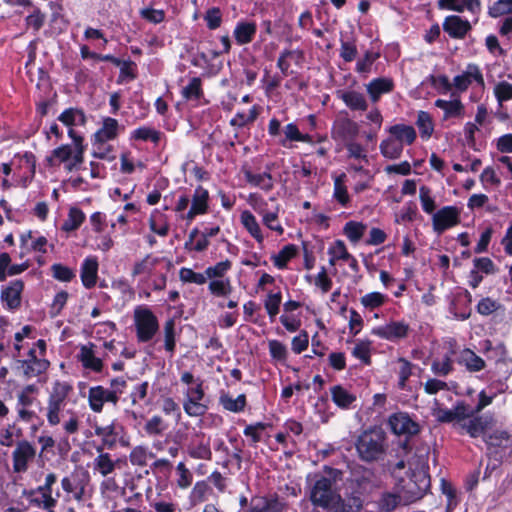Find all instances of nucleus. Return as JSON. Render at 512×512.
<instances>
[{
  "label": "nucleus",
  "mask_w": 512,
  "mask_h": 512,
  "mask_svg": "<svg viewBox=\"0 0 512 512\" xmlns=\"http://www.w3.org/2000/svg\"><path fill=\"white\" fill-rule=\"evenodd\" d=\"M354 446L360 461L367 464L384 461L389 449L387 433L381 426H370L356 437Z\"/></svg>",
  "instance_id": "obj_1"
},
{
  "label": "nucleus",
  "mask_w": 512,
  "mask_h": 512,
  "mask_svg": "<svg viewBox=\"0 0 512 512\" xmlns=\"http://www.w3.org/2000/svg\"><path fill=\"white\" fill-rule=\"evenodd\" d=\"M128 386L124 376L113 377L109 380V387L102 385L92 386L88 390V405L94 413H101L106 403L116 407L122 394Z\"/></svg>",
  "instance_id": "obj_2"
},
{
  "label": "nucleus",
  "mask_w": 512,
  "mask_h": 512,
  "mask_svg": "<svg viewBox=\"0 0 512 512\" xmlns=\"http://www.w3.org/2000/svg\"><path fill=\"white\" fill-rule=\"evenodd\" d=\"M346 483V491L364 499L374 490L380 488V481L377 479L375 471L361 464H356L351 468Z\"/></svg>",
  "instance_id": "obj_3"
},
{
  "label": "nucleus",
  "mask_w": 512,
  "mask_h": 512,
  "mask_svg": "<svg viewBox=\"0 0 512 512\" xmlns=\"http://www.w3.org/2000/svg\"><path fill=\"white\" fill-rule=\"evenodd\" d=\"M57 482V475L54 472H50L45 476L44 483L36 488L25 490L24 496L28 500L29 504L43 509L47 512H55V508L60 497V492L57 491L53 496V486Z\"/></svg>",
  "instance_id": "obj_4"
},
{
  "label": "nucleus",
  "mask_w": 512,
  "mask_h": 512,
  "mask_svg": "<svg viewBox=\"0 0 512 512\" xmlns=\"http://www.w3.org/2000/svg\"><path fill=\"white\" fill-rule=\"evenodd\" d=\"M134 324L138 342L151 341L159 330V321L152 310L145 306H138L134 310Z\"/></svg>",
  "instance_id": "obj_5"
},
{
  "label": "nucleus",
  "mask_w": 512,
  "mask_h": 512,
  "mask_svg": "<svg viewBox=\"0 0 512 512\" xmlns=\"http://www.w3.org/2000/svg\"><path fill=\"white\" fill-rule=\"evenodd\" d=\"M333 486L334 481L332 479L323 475H316V480L309 493L311 503L316 507L330 508L339 495Z\"/></svg>",
  "instance_id": "obj_6"
},
{
  "label": "nucleus",
  "mask_w": 512,
  "mask_h": 512,
  "mask_svg": "<svg viewBox=\"0 0 512 512\" xmlns=\"http://www.w3.org/2000/svg\"><path fill=\"white\" fill-rule=\"evenodd\" d=\"M94 432L96 436L101 438V444L96 447L97 452H101L104 449L113 450L116 448L117 443H120L122 447L129 445L128 440L123 436L125 428L117 420H113L106 426L96 425Z\"/></svg>",
  "instance_id": "obj_7"
},
{
  "label": "nucleus",
  "mask_w": 512,
  "mask_h": 512,
  "mask_svg": "<svg viewBox=\"0 0 512 512\" xmlns=\"http://www.w3.org/2000/svg\"><path fill=\"white\" fill-rule=\"evenodd\" d=\"M360 132L359 124L350 118L347 111H340L331 126V137L343 143L355 140Z\"/></svg>",
  "instance_id": "obj_8"
},
{
  "label": "nucleus",
  "mask_w": 512,
  "mask_h": 512,
  "mask_svg": "<svg viewBox=\"0 0 512 512\" xmlns=\"http://www.w3.org/2000/svg\"><path fill=\"white\" fill-rule=\"evenodd\" d=\"M391 432L397 436H404L406 443L421 432V426L413 420L407 412L392 413L387 420Z\"/></svg>",
  "instance_id": "obj_9"
},
{
  "label": "nucleus",
  "mask_w": 512,
  "mask_h": 512,
  "mask_svg": "<svg viewBox=\"0 0 512 512\" xmlns=\"http://www.w3.org/2000/svg\"><path fill=\"white\" fill-rule=\"evenodd\" d=\"M210 195L209 191L202 185H198L193 194L190 195V207L183 215V220L187 224L192 223L197 216L205 215L209 212Z\"/></svg>",
  "instance_id": "obj_10"
},
{
  "label": "nucleus",
  "mask_w": 512,
  "mask_h": 512,
  "mask_svg": "<svg viewBox=\"0 0 512 512\" xmlns=\"http://www.w3.org/2000/svg\"><path fill=\"white\" fill-rule=\"evenodd\" d=\"M495 424L494 413H473L467 422L461 424V427L471 438H478L486 436L487 431L492 429Z\"/></svg>",
  "instance_id": "obj_11"
},
{
  "label": "nucleus",
  "mask_w": 512,
  "mask_h": 512,
  "mask_svg": "<svg viewBox=\"0 0 512 512\" xmlns=\"http://www.w3.org/2000/svg\"><path fill=\"white\" fill-rule=\"evenodd\" d=\"M460 211L456 206H444L433 214V231L441 235L446 230L460 223Z\"/></svg>",
  "instance_id": "obj_12"
},
{
  "label": "nucleus",
  "mask_w": 512,
  "mask_h": 512,
  "mask_svg": "<svg viewBox=\"0 0 512 512\" xmlns=\"http://www.w3.org/2000/svg\"><path fill=\"white\" fill-rule=\"evenodd\" d=\"M24 287V282L20 279L10 281L8 285L2 287L0 300L4 309L15 312L21 307Z\"/></svg>",
  "instance_id": "obj_13"
},
{
  "label": "nucleus",
  "mask_w": 512,
  "mask_h": 512,
  "mask_svg": "<svg viewBox=\"0 0 512 512\" xmlns=\"http://www.w3.org/2000/svg\"><path fill=\"white\" fill-rule=\"evenodd\" d=\"M35 456L36 449L29 441H19L12 452L13 471L15 473H25Z\"/></svg>",
  "instance_id": "obj_14"
},
{
  "label": "nucleus",
  "mask_w": 512,
  "mask_h": 512,
  "mask_svg": "<svg viewBox=\"0 0 512 512\" xmlns=\"http://www.w3.org/2000/svg\"><path fill=\"white\" fill-rule=\"evenodd\" d=\"M476 82L479 86L484 87V77L477 64L469 63L466 70L453 78V87L458 93H463L468 90L472 82Z\"/></svg>",
  "instance_id": "obj_15"
},
{
  "label": "nucleus",
  "mask_w": 512,
  "mask_h": 512,
  "mask_svg": "<svg viewBox=\"0 0 512 512\" xmlns=\"http://www.w3.org/2000/svg\"><path fill=\"white\" fill-rule=\"evenodd\" d=\"M336 97L352 112L363 113L368 110L369 103L362 92L350 88L341 89L336 91Z\"/></svg>",
  "instance_id": "obj_16"
},
{
  "label": "nucleus",
  "mask_w": 512,
  "mask_h": 512,
  "mask_svg": "<svg viewBox=\"0 0 512 512\" xmlns=\"http://www.w3.org/2000/svg\"><path fill=\"white\" fill-rule=\"evenodd\" d=\"M409 331L410 327L404 321H391L375 328L373 334L388 341H397L406 338Z\"/></svg>",
  "instance_id": "obj_17"
},
{
  "label": "nucleus",
  "mask_w": 512,
  "mask_h": 512,
  "mask_svg": "<svg viewBox=\"0 0 512 512\" xmlns=\"http://www.w3.org/2000/svg\"><path fill=\"white\" fill-rule=\"evenodd\" d=\"M365 87L370 101L376 104L384 94H389L394 90L395 83L390 77H377L373 78Z\"/></svg>",
  "instance_id": "obj_18"
},
{
  "label": "nucleus",
  "mask_w": 512,
  "mask_h": 512,
  "mask_svg": "<svg viewBox=\"0 0 512 512\" xmlns=\"http://www.w3.org/2000/svg\"><path fill=\"white\" fill-rule=\"evenodd\" d=\"M68 136L73 142V154L70 162L67 163L64 167L66 171L72 172L73 170L78 169L79 166L84 162V154L87 148V144H85L84 137L76 130L68 131Z\"/></svg>",
  "instance_id": "obj_19"
},
{
  "label": "nucleus",
  "mask_w": 512,
  "mask_h": 512,
  "mask_svg": "<svg viewBox=\"0 0 512 512\" xmlns=\"http://www.w3.org/2000/svg\"><path fill=\"white\" fill-rule=\"evenodd\" d=\"M119 135V122L112 117L103 118L102 126L93 134L92 145L106 144L115 140Z\"/></svg>",
  "instance_id": "obj_20"
},
{
  "label": "nucleus",
  "mask_w": 512,
  "mask_h": 512,
  "mask_svg": "<svg viewBox=\"0 0 512 512\" xmlns=\"http://www.w3.org/2000/svg\"><path fill=\"white\" fill-rule=\"evenodd\" d=\"M442 26L443 30L453 39H464L472 29L470 22L458 15L447 16Z\"/></svg>",
  "instance_id": "obj_21"
},
{
  "label": "nucleus",
  "mask_w": 512,
  "mask_h": 512,
  "mask_svg": "<svg viewBox=\"0 0 512 512\" xmlns=\"http://www.w3.org/2000/svg\"><path fill=\"white\" fill-rule=\"evenodd\" d=\"M94 347L95 345L93 343L82 345L78 354V360L84 369L94 373H102L104 362L101 358L95 356Z\"/></svg>",
  "instance_id": "obj_22"
},
{
  "label": "nucleus",
  "mask_w": 512,
  "mask_h": 512,
  "mask_svg": "<svg viewBox=\"0 0 512 512\" xmlns=\"http://www.w3.org/2000/svg\"><path fill=\"white\" fill-rule=\"evenodd\" d=\"M109 58H111V60H107L106 62H110L113 65L120 68L119 75L116 81L117 84L121 85L133 81L137 78V64L134 61H132L131 59L121 60L120 58H117L111 54H109Z\"/></svg>",
  "instance_id": "obj_23"
},
{
  "label": "nucleus",
  "mask_w": 512,
  "mask_h": 512,
  "mask_svg": "<svg viewBox=\"0 0 512 512\" xmlns=\"http://www.w3.org/2000/svg\"><path fill=\"white\" fill-rule=\"evenodd\" d=\"M98 268L99 263L95 256H88L83 260L80 269V278L86 289L95 287L98 279Z\"/></svg>",
  "instance_id": "obj_24"
},
{
  "label": "nucleus",
  "mask_w": 512,
  "mask_h": 512,
  "mask_svg": "<svg viewBox=\"0 0 512 512\" xmlns=\"http://www.w3.org/2000/svg\"><path fill=\"white\" fill-rule=\"evenodd\" d=\"M456 362L464 366L470 373L479 372L486 367L485 360L470 348L462 349L456 358Z\"/></svg>",
  "instance_id": "obj_25"
},
{
  "label": "nucleus",
  "mask_w": 512,
  "mask_h": 512,
  "mask_svg": "<svg viewBox=\"0 0 512 512\" xmlns=\"http://www.w3.org/2000/svg\"><path fill=\"white\" fill-rule=\"evenodd\" d=\"M437 7L440 10H450L463 12L468 10L473 14H477L481 10L480 0H438Z\"/></svg>",
  "instance_id": "obj_26"
},
{
  "label": "nucleus",
  "mask_w": 512,
  "mask_h": 512,
  "mask_svg": "<svg viewBox=\"0 0 512 512\" xmlns=\"http://www.w3.org/2000/svg\"><path fill=\"white\" fill-rule=\"evenodd\" d=\"M243 175L246 182L253 187L260 188L265 192H270L274 188V180L269 169L263 173H254L250 169H244Z\"/></svg>",
  "instance_id": "obj_27"
},
{
  "label": "nucleus",
  "mask_w": 512,
  "mask_h": 512,
  "mask_svg": "<svg viewBox=\"0 0 512 512\" xmlns=\"http://www.w3.org/2000/svg\"><path fill=\"white\" fill-rule=\"evenodd\" d=\"M331 399L340 409L349 410L354 407L357 396L342 385H334L330 388Z\"/></svg>",
  "instance_id": "obj_28"
},
{
  "label": "nucleus",
  "mask_w": 512,
  "mask_h": 512,
  "mask_svg": "<svg viewBox=\"0 0 512 512\" xmlns=\"http://www.w3.org/2000/svg\"><path fill=\"white\" fill-rule=\"evenodd\" d=\"M257 24L253 21H238L235 25L233 36L239 46L249 44L255 38Z\"/></svg>",
  "instance_id": "obj_29"
},
{
  "label": "nucleus",
  "mask_w": 512,
  "mask_h": 512,
  "mask_svg": "<svg viewBox=\"0 0 512 512\" xmlns=\"http://www.w3.org/2000/svg\"><path fill=\"white\" fill-rule=\"evenodd\" d=\"M57 120L68 127V131L75 130L74 126H85L87 123V117L84 110L77 107H69L65 109L57 117Z\"/></svg>",
  "instance_id": "obj_30"
},
{
  "label": "nucleus",
  "mask_w": 512,
  "mask_h": 512,
  "mask_svg": "<svg viewBox=\"0 0 512 512\" xmlns=\"http://www.w3.org/2000/svg\"><path fill=\"white\" fill-rule=\"evenodd\" d=\"M335 503L339 512H361L365 505V499L345 491L344 497L338 495Z\"/></svg>",
  "instance_id": "obj_31"
},
{
  "label": "nucleus",
  "mask_w": 512,
  "mask_h": 512,
  "mask_svg": "<svg viewBox=\"0 0 512 512\" xmlns=\"http://www.w3.org/2000/svg\"><path fill=\"white\" fill-rule=\"evenodd\" d=\"M240 222L250 236L254 238L258 244L262 245L264 235L254 214L249 210L242 211L240 214Z\"/></svg>",
  "instance_id": "obj_32"
},
{
  "label": "nucleus",
  "mask_w": 512,
  "mask_h": 512,
  "mask_svg": "<svg viewBox=\"0 0 512 512\" xmlns=\"http://www.w3.org/2000/svg\"><path fill=\"white\" fill-rule=\"evenodd\" d=\"M388 132L393 139L401 142L402 145L413 144L417 137L415 128L406 124L392 125L388 128Z\"/></svg>",
  "instance_id": "obj_33"
},
{
  "label": "nucleus",
  "mask_w": 512,
  "mask_h": 512,
  "mask_svg": "<svg viewBox=\"0 0 512 512\" xmlns=\"http://www.w3.org/2000/svg\"><path fill=\"white\" fill-rule=\"evenodd\" d=\"M434 105L444 111V120L449 118H459L464 114V105L459 97L452 100L437 99L434 102Z\"/></svg>",
  "instance_id": "obj_34"
},
{
  "label": "nucleus",
  "mask_w": 512,
  "mask_h": 512,
  "mask_svg": "<svg viewBox=\"0 0 512 512\" xmlns=\"http://www.w3.org/2000/svg\"><path fill=\"white\" fill-rule=\"evenodd\" d=\"M411 475L413 477L414 483L417 485L418 488H416V490L413 492L410 491L411 495L409 498L411 502H416L422 499L429 491L431 485L430 476L427 472L423 470L414 471L412 472Z\"/></svg>",
  "instance_id": "obj_35"
},
{
  "label": "nucleus",
  "mask_w": 512,
  "mask_h": 512,
  "mask_svg": "<svg viewBox=\"0 0 512 512\" xmlns=\"http://www.w3.org/2000/svg\"><path fill=\"white\" fill-rule=\"evenodd\" d=\"M219 404L226 411L233 413H241L245 410L247 406L246 395L239 394L235 399H233L232 396L229 395V393L222 391L219 396Z\"/></svg>",
  "instance_id": "obj_36"
},
{
  "label": "nucleus",
  "mask_w": 512,
  "mask_h": 512,
  "mask_svg": "<svg viewBox=\"0 0 512 512\" xmlns=\"http://www.w3.org/2000/svg\"><path fill=\"white\" fill-rule=\"evenodd\" d=\"M73 154V145L62 144L51 151V154L46 157L48 166L54 167L60 164L66 165L70 162Z\"/></svg>",
  "instance_id": "obj_37"
},
{
  "label": "nucleus",
  "mask_w": 512,
  "mask_h": 512,
  "mask_svg": "<svg viewBox=\"0 0 512 512\" xmlns=\"http://www.w3.org/2000/svg\"><path fill=\"white\" fill-rule=\"evenodd\" d=\"M280 207L277 205L273 211L259 209L257 212L262 218V223L269 230L276 232L279 236L284 233V227L279 221Z\"/></svg>",
  "instance_id": "obj_38"
},
{
  "label": "nucleus",
  "mask_w": 512,
  "mask_h": 512,
  "mask_svg": "<svg viewBox=\"0 0 512 512\" xmlns=\"http://www.w3.org/2000/svg\"><path fill=\"white\" fill-rule=\"evenodd\" d=\"M198 441H193L188 446V454L193 459L211 460L212 451L210 447V439H204V436H198Z\"/></svg>",
  "instance_id": "obj_39"
},
{
  "label": "nucleus",
  "mask_w": 512,
  "mask_h": 512,
  "mask_svg": "<svg viewBox=\"0 0 512 512\" xmlns=\"http://www.w3.org/2000/svg\"><path fill=\"white\" fill-rule=\"evenodd\" d=\"M163 136V133L153 127L150 126H140L136 129H134L130 133V140L135 141H150L155 145H158L161 138Z\"/></svg>",
  "instance_id": "obj_40"
},
{
  "label": "nucleus",
  "mask_w": 512,
  "mask_h": 512,
  "mask_svg": "<svg viewBox=\"0 0 512 512\" xmlns=\"http://www.w3.org/2000/svg\"><path fill=\"white\" fill-rule=\"evenodd\" d=\"M402 496L398 489L395 492H383L376 502L379 512H393L402 501Z\"/></svg>",
  "instance_id": "obj_41"
},
{
  "label": "nucleus",
  "mask_w": 512,
  "mask_h": 512,
  "mask_svg": "<svg viewBox=\"0 0 512 512\" xmlns=\"http://www.w3.org/2000/svg\"><path fill=\"white\" fill-rule=\"evenodd\" d=\"M92 468L94 472H98L103 477H106L115 471L116 463L109 453L101 450L93 460Z\"/></svg>",
  "instance_id": "obj_42"
},
{
  "label": "nucleus",
  "mask_w": 512,
  "mask_h": 512,
  "mask_svg": "<svg viewBox=\"0 0 512 512\" xmlns=\"http://www.w3.org/2000/svg\"><path fill=\"white\" fill-rule=\"evenodd\" d=\"M49 361L46 359L22 360L21 367L26 379L37 377L49 368Z\"/></svg>",
  "instance_id": "obj_43"
},
{
  "label": "nucleus",
  "mask_w": 512,
  "mask_h": 512,
  "mask_svg": "<svg viewBox=\"0 0 512 512\" xmlns=\"http://www.w3.org/2000/svg\"><path fill=\"white\" fill-rule=\"evenodd\" d=\"M159 263V259L156 257H152L151 254H147L141 260H138L134 263L131 276L133 278L146 275L149 276L152 274L155 266Z\"/></svg>",
  "instance_id": "obj_44"
},
{
  "label": "nucleus",
  "mask_w": 512,
  "mask_h": 512,
  "mask_svg": "<svg viewBox=\"0 0 512 512\" xmlns=\"http://www.w3.org/2000/svg\"><path fill=\"white\" fill-rule=\"evenodd\" d=\"M455 354V349L450 348L449 352L443 356L442 360H434L431 364L432 372L435 375L443 377L449 375L454 370L452 357Z\"/></svg>",
  "instance_id": "obj_45"
},
{
  "label": "nucleus",
  "mask_w": 512,
  "mask_h": 512,
  "mask_svg": "<svg viewBox=\"0 0 512 512\" xmlns=\"http://www.w3.org/2000/svg\"><path fill=\"white\" fill-rule=\"evenodd\" d=\"M182 98L186 101H199L204 97L202 80L200 77H193L181 91Z\"/></svg>",
  "instance_id": "obj_46"
},
{
  "label": "nucleus",
  "mask_w": 512,
  "mask_h": 512,
  "mask_svg": "<svg viewBox=\"0 0 512 512\" xmlns=\"http://www.w3.org/2000/svg\"><path fill=\"white\" fill-rule=\"evenodd\" d=\"M380 152L383 157L391 160H395L401 157L403 153V145L401 142L388 137L380 143Z\"/></svg>",
  "instance_id": "obj_47"
},
{
  "label": "nucleus",
  "mask_w": 512,
  "mask_h": 512,
  "mask_svg": "<svg viewBox=\"0 0 512 512\" xmlns=\"http://www.w3.org/2000/svg\"><path fill=\"white\" fill-rule=\"evenodd\" d=\"M297 254V246L294 244H287L278 252V254L272 257L273 264L278 269H285L287 268L288 262L295 258Z\"/></svg>",
  "instance_id": "obj_48"
},
{
  "label": "nucleus",
  "mask_w": 512,
  "mask_h": 512,
  "mask_svg": "<svg viewBox=\"0 0 512 512\" xmlns=\"http://www.w3.org/2000/svg\"><path fill=\"white\" fill-rule=\"evenodd\" d=\"M84 212L78 207H71L68 212L67 219L63 222L61 230L72 232L77 230L85 221Z\"/></svg>",
  "instance_id": "obj_49"
},
{
  "label": "nucleus",
  "mask_w": 512,
  "mask_h": 512,
  "mask_svg": "<svg viewBox=\"0 0 512 512\" xmlns=\"http://www.w3.org/2000/svg\"><path fill=\"white\" fill-rule=\"evenodd\" d=\"M346 174L341 173L334 179V199L342 206L347 207L350 202V196L345 186Z\"/></svg>",
  "instance_id": "obj_50"
},
{
  "label": "nucleus",
  "mask_w": 512,
  "mask_h": 512,
  "mask_svg": "<svg viewBox=\"0 0 512 512\" xmlns=\"http://www.w3.org/2000/svg\"><path fill=\"white\" fill-rule=\"evenodd\" d=\"M164 349L166 352L173 355L176 350V321L174 318H169L164 323Z\"/></svg>",
  "instance_id": "obj_51"
},
{
  "label": "nucleus",
  "mask_w": 512,
  "mask_h": 512,
  "mask_svg": "<svg viewBox=\"0 0 512 512\" xmlns=\"http://www.w3.org/2000/svg\"><path fill=\"white\" fill-rule=\"evenodd\" d=\"M73 390V385L70 382L56 380L52 385L48 398L66 403Z\"/></svg>",
  "instance_id": "obj_52"
},
{
  "label": "nucleus",
  "mask_w": 512,
  "mask_h": 512,
  "mask_svg": "<svg viewBox=\"0 0 512 512\" xmlns=\"http://www.w3.org/2000/svg\"><path fill=\"white\" fill-rule=\"evenodd\" d=\"M212 492V488L208 485L207 481H197L190 492L189 499L191 504L197 505L206 501Z\"/></svg>",
  "instance_id": "obj_53"
},
{
  "label": "nucleus",
  "mask_w": 512,
  "mask_h": 512,
  "mask_svg": "<svg viewBox=\"0 0 512 512\" xmlns=\"http://www.w3.org/2000/svg\"><path fill=\"white\" fill-rule=\"evenodd\" d=\"M282 303V293L281 291L272 292L270 291L265 300H264V308L269 316L271 322L275 321L277 314L279 313L280 306Z\"/></svg>",
  "instance_id": "obj_54"
},
{
  "label": "nucleus",
  "mask_w": 512,
  "mask_h": 512,
  "mask_svg": "<svg viewBox=\"0 0 512 512\" xmlns=\"http://www.w3.org/2000/svg\"><path fill=\"white\" fill-rule=\"evenodd\" d=\"M259 115V107L254 105L251 107L248 113L244 111H238L234 117L230 120V125L237 128H243L248 124L253 123Z\"/></svg>",
  "instance_id": "obj_55"
},
{
  "label": "nucleus",
  "mask_w": 512,
  "mask_h": 512,
  "mask_svg": "<svg viewBox=\"0 0 512 512\" xmlns=\"http://www.w3.org/2000/svg\"><path fill=\"white\" fill-rule=\"evenodd\" d=\"M149 458H155V454L141 445L135 446L129 454V461L133 466L144 467L147 465Z\"/></svg>",
  "instance_id": "obj_56"
},
{
  "label": "nucleus",
  "mask_w": 512,
  "mask_h": 512,
  "mask_svg": "<svg viewBox=\"0 0 512 512\" xmlns=\"http://www.w3.org/2000/svg\"><path fill=\"white\" fill-rule=\"evenodd\" d=\"M416 125L419 129L421 138L429 139L434 131V124L430 114L426 111H419L417 116Z\"/></svg>",
  "instance_id": "obj_57"
},
{
  "label": "nucleus",
  "mask_w": 512,
  "mask_h": 512,
  "mask_svg": "<svg viewBox=\"0 0 512 512\" xmlns=\"http://www.w3.org/2000/svg\"><path fill=\"white\" fill-rule=\"evenodd\" d=\"M148 390V381H141L136 383L129 393V400L131 406L139 405L141 402L145 401L148 396Z\"/></svg>",
  "instance_id": "obj_58"
},
{
  "label": "nucleus",
  "mask_w": 512,
  "mask_h": 512,
  "mask_svg": "<svg viewBox=\"0 0 512 512\" xmlns=\"http://www.w3.org/2000/svg\"><path fill=\"white\" fill-rule=\"evenodd\" d=\"M366 230V225L362 222L349 221L344 226V234L352 243H357L361 240Z\"/></svg>",
  "instance_id": "obj_59"
},
{
  "label": "nucleus",
  "mask_w": 512,
  "mask_h": 512,
  "mask_svg": "<svg viewBox=\"0 0 512 512\" xmlns=\"http://www.w3.org/2000/svg\"><path fill=\"white\" fill-rule=\"evenodd\" d=\"M66 403L56 401L53 399H47V421L50 426H56L60 423V413L63 410Z\"/></svg>",
  "instance_id": "obj_60"
},
{
  "label": "nucleus",
  "mask_w": 512,
  "mask_h": 512,
  "mask_svg": "<svg viewBox=\"0 0 512 512\" xmlns=\"http://www.w3.org/2000/svg\"><path fill=\"white\" fill-rule=\"evenodd\" d=\"M183 409L190 417H201L208 411V405L202 403V400L184 399Z\"/></svg>",
  "instance_id": "obj_61"
},
{
  "label": "nucleus",
  "mask_w": 512,
  "mask_h": 512,
  "mask_svg": "<svg viewBox=\"0 0 512 512\" xmlns=\"http://www.w3.org/2000/svg\"><path fill=\"white\" fill-rule=\"evenodd\" d=\"M328 254L330 255L329 263L331 265H335L338 260H345L350 257V253L347 250V247L342 240H336L331 247L328 249Z\"/></svg>",
  "instance_id": "obj_62"
},
{
  "label": "nucleus",
  "mask_w": 512,
  "mask_h": 512,
  "mask_svg": "<svg viewBox=\"0 0 512 512\" xmlns=\"http://www.w3.org/2000/svg\"><path fill=\"white\" fill-rule=\"evenodd\" d=\"M51 273L54 279L60 282H71L75 277V271L62 263H54L51 266Z\"/></svg>",
  "instance_id": "obj_63"
},
{
  "label": "nucleus",
  "mask_w": 512,
  "mask_h": 512,
  "mask_svg": "<svg viewBox=\"0 0 512 512\" xmlns=\"http://www.w3.org/2000/svg\"><path fill=\"white\" fill-rule=\"evenodd\" d=\"M488 14L492 18L512 14V0H497L489 6Z\"/></svg>",
  "instance_id": "obj_64"
}]
</instances>
